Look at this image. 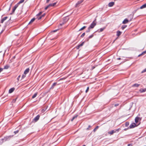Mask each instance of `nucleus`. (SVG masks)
Here are the masks:
<instances>
[{
  "instance_id": "f257e3e1",
  "label": "nucleus",
  "mask_w": 146,
  "mask_h": 146,
  "mask_svg": "<svg viewBox=\"0 0 146 146\" xmlns=\"http://www.w3.org/2000/svg\"><path fill=\"white\" fill-rule=\"evenodd\" d=\"M11 136H6L5 137L3 138H2L0 139V143L1 144L4 142L9 140L11 138Z\"/></svg>"
},
{
  "instance_id": "f03ea898",
  "label": "nucleus",
  "mask_w": 146,
  "mask_h": 146,
  "mask_svg": "<svg viewBox=\"0 0 146 146\" xmlns=\"http://www.w3.org/2000/svg\"><path fill=\"white\" fill-rule=\"evenodd\" d=\"M68 20V19H67V17H66L63 18L64 21L62 23L60 24V25L58 26L60 27H61L64 24L66 23Z\"/></svg>"
},
{
  "instance_id": "7ed1b4c3",
  "label": "nucleus",
  "mask_w": 146,
  "mask_h": 146,
  "mask_svg": "<svg viewBox=\"0 0 146 146\" xmlns=\"http://www.w3.org/2000/svg\"><path fill=\"white\" fill-rule=\"evenodd\" d=\"M18 4H16L13 9L12 12L10 14V15L13 14L14 13L15 10H16L17 8L18 7Z\"/></svg>"
},
{
  "instance_id": "20e7f679",
  "label": "nucleus",
  "mask_w": 146,
  "mask_h": 146,
  "mask_svg": "<svg viewBox=\"0 0 146 146\" xmlns=\"http://www.w3.org/2000/svg\"><path fill=\"white\" fill-rule=\"evenodd\" d=\"M84 1V0H80L76 4L75 7H78Z\"/></svg>"
},
{
  "instance_id": "39448f33",
  "label": "nucleus",
  "mask_w": 146,
  "mask_h": 146,
  "mask_svg": "<svg viewBox=\"0 0 146 146\" xmlns=\"http://www.w3.org/2000/svg\"><path fill=\"white\" fill-rule=\"evenodd\" d=\"M137 125L135 124V123H131L129 125V128L130 129L133 128L137 126Z\"/></svg>"
},
{
  "instance_id": "423d86ee",
  "label": "nucleus",
  "mask_w": 146,
  "mask_h": 146,
  "mask_svg": "<svg viewBox=\"0 0 146 146\" xmlns=\"http://www.w3.org/2000/svg\"><path fill=\"white\" fill-rule=\"evenodd\" d=\"M96 25V23L92 22L89 27H90L91 29H93L94 27Z\"/></svg>"
},
{
  "instance_id": "0eeeda50",
  "label": "nucleus",
  "mask_w": 146,
  "mask_h": 146,
  "mask_svg": "<svg viewBox=\"0 0 146 146\" xmlns=\"http://www.w3.org/2000/svg\"><path fill=\"white\" fill-rule=\"evenodd\" d=\"M85 41H84L82 42L80 44L78 45L76 47V48L77 49H79V48L82 46L85 43Z\"/></svg>"
},
{
  "instance_id": "6e6552de",
  "label": "nucleus",
  "mask_w": 146,
  "mask_h": 146,
  "mask_svg": "<svg viewBox=\"0 0 146 146\" xmlns=\"http://www.w3.org/2000/svg\"><path fill=\"white\" fill-rule=\"evenodd\" d=\"M40 116L39 115H37L33 119V121L35 122L37 121L39 119Z\"/></svg>"
},
{
  "instance_id": "1a4fd4ad",
  "label": "nucleus",
  "mask_w": 146,
  "mask_h": 146,
  "mask_svg": "<svg viewBox=\"0 0 146 146\" xmlns=\"http://www.w3.org/2000/svg\"><path fill=\"white\" fill-rule=\"evenodd\" d=\"M141 119V118L136 117L135 119V122L137 123L138 122L139 120L140 121Z\"/></svg>"
},
{
  "instance_id": "9d476101",
  "label": "nucleus",
  "mask_w": 146,
  "mask_h": 146,
  "mask_svg": "<svg viewBox=\"0 0 146 146\" xmlns=\"http://www.w3.org/2000/svg\"><path fill=\"white\" fill-rule=\"evenodd\" d=\"M139 91L141 93H142L145 92V91H146V88H141L139 90Z\"/></svg>"
},
{
  "instance_id": "9b49d317",
  "label": "nucleus",
  "mask_w": 146,
  "mask_h": 146,
  "mask_svg": "<svg viewBox=\"0 0 146 146\" xmlns=\"http://www.w3.org/2000/svg\"><path fill=\"white\" fill-rule=\"evenodd\" d=\"M129 22V20L127 19H125L122 22V23L123 24H125Z\"/></svg>"
},
{
  "instance_id": "f8f14e48",
  "label": "nucleus",
  "mask_w": 146,
  "mask_h": 146,
  "mask_svg": "<svg viewBox=\"0 0 146 146\" xmlns=\"http://www.w3.org/2000/svg\"><path fill=\"white\" fill-rule=\"evenodd\" d=\"M8 18L7 17H5L3 18L1 20V23H3L4 21H5Z\"/></svg>"
},
{
  "instance_id": "ddd939ff",
  "label": "nucleus",
  "mask_w": 146,
  "mask_h": 146,
  "mask_svg": "<svg viewBox=\"0 0 146 146\" xmlns=\"http://www.w3.org/2000/svg\"><path fill=\"white\" fill-rule=\"evenodd\" d=\"M114 4V2H111L109 3L108 4V6L110 7H111L113 6Z\"/></svg>"
},
{
  "instance_id": "4468645a",
  "label": "nucleus",
  "mask_w": 146,
  "mask_h": 146,
  "mask_svg": "<svg viewBox=\"0 0 146 146\" xmlns=\"http://www.w3.org/2000/svg\"><path fill=\"white\" fill-rule=\"evenodd\" d=\"M15 88H10L9 91V93H12L14 90Z\"/></svg>"
},
{
  "instance_id": "2eb2a0df",
  "label": "nucleus",
  "mask_w": 146,
  "mask_h": 146,
  "mask_svg": "<svg viewBox=\"0 0 146 146\" xmlns=\"http://www.w3.org/2000/svg\"><path fill=\"white\" fill-rule=\"evenodd\" d=\"M29 71V68H28L24 72V74L25 75L27 74Z\"/></svg>"
},
{
  "instance_id": "dca6fc26",
  "label": "nucleus",
  "mask_w": 146,
  "mask_h": 146,
  "mask_svg": "<svg viewBox=\"0 0 146 146\" xmlns=\"http://www.w3.org/2000/svg\"><path fill=\"white\" fill-rule=\"evenodd\" d=\"M56 84H57L56 82H54V83H53V84H52V85L51 87H50V89H53L54 88V87L56 85Z\"/></svg>"
},
{
  "instance_id": "f3484780",
  "label": "nucleus",
  "mask_w": 146,
  "mask_h": 146,
  "mask_svg": "<svg viewBox=\"0 0 146 146\" xmlns=\"http://www.w3.org/2000/svg\"><path fill=\"white\" fill-rule=\"evenodd\" d=\"M115 130H113L110 131L108 132V133L111 135H112L113 133H115Z\"/></svg>"
},
{
  "instance_id": "a211bd4d",
  "label": "nucleus",
  "mask_w": 146,
  "mask_h": 146,
  "mask_svg": "<svg viewBox=\"0 0 146 146\" xmlns=\"http://www.w3.org/2000/svg\"><path fill=\"white\" fill-rule=\"evenodd\" d=\"M116 35L117 36H119L121 34L122 32L119 31H118L116 32Z\"/></svg>"
},
{
  "instance_id": "6ab92c4d",
  "label": "nucleus",
  "mask_w": 146,
  "mask_h": 146,
  "mask_svg": "<svg viewBox=\"0 0 146 146\" xmlns=\"http://www.w3.org/2000/svg\"><path fill=\"white\" fill-rule=\"evenodd\" d=\"M139 85H140V84L136 83V84H133L132 86V87H138L139 86Z\"/></svg>"
},
{
  "instance_id": "aec40b11",
  "label": "nucleus",
  "mask_w": 146,
  "mask_h": 146,
  "mask_svg": "<svg viewBox=\"0 0 146 146\" xmlns=\"http://www.w3.org/2000/svg\"><path fill=\"white\" fill-rule=\"evenodd\" d=\"M146 7V3L143 5L142 6H141L139 9H143Z\"/></svg>"
},
{
  "instance_id": "412c9836",
  "label": "nucleus",
  "mask_w": 146,
  "mask_h": 146,
  "mask_svg": "<svg viewBox=\"0 0 146 146\" xmlns=\"http://www.w3.org/2000/svg\"><path fill=\"white\" fill-rule=\"evenodd\" d=\"M105 27H103V28H101L100 29H98L97 31H98L99 32H102L103 30L105 29Z\"/></svg>"
},
{
  "instance_id": "4be33fe9",
  "label": "nucleus",
  "mask_w": 146,
  "mask_h": 146,
  "mask_svg": "<svg viewBox=\"0 0 146 146\" xmlns=\"http://www.w3.org/2000/svg\"><path fill=\"white\" fill-rule=\"evenodd\" d=\"M9 67V65H6L4 66L3 69H7Z\"/></svg>"
},
{
  "instance_id": "5701e85b",
  "label": "nucleus",
  "mask_w": 146,
  "mask_h": 146,
  "mask_svg": "<svg viewBox=\"0 0 146 146\" xmlns=\"http://www.w3.org/2000/svg\"><path fill=\"white\" fill-rule=\"evenodd\" d=\"M35 18H33L32 19H31V20L29 22V24H30L32 23H33V22L35 20Z\"/></svg>"
},
{
  "instance_id": "b1692460",
  "label": "nucleus",
  "mask_w": 146,
  "mask_h": 146,
  "mask_svg": "<svg viewBox=\"0 0 146 146\" xmlns=\"http://www.w3.org/2000/svg\"><path fill=\"white\" fill-rule=\"evenodd\" d=\"M78 115H76L74 116L72 118L71 120V121H73V120L76 118H77V117H78Z\"/></svg>"
},
{
  "instance_id": "393cba45",
  "label": "nucleus",
  "mask_w": 146,
  "mask_h": 146,
  "mask_svg": "<svg viewBox=\"0 0 146 146\" xmlns=\"http://www.w3.org/2000/svg\"><path fill=\"white\" fill-rule=\"evenodd\" d=\"M58 27L59 28L58 29L52 31H51V32L54 33L56 32L59 29H61V27H60L59 26H58Z\"/></svg>"
},
{
  "instance_id": "a878e982",
  "label": "nucleus",
  "mask_w": 146,
  "mask_h": 146,
  "mask_svg": "<svg viewBox=\"0 0 146 146\" xmlns=\"http://www.w3.org/2000/svg\"><path fill=\"white\" fill-rule=\"evenodd\" d=\"M37 93H36L34 94L33 96L32 97V98L33 99L34 98H35L36 97L37 95Z\"/></svg>"
},
{
  "instance_id": "bb28decb",
  "label": "nucleus",
  "mask_w": 146,
  "mask_h": 146,
  "mask_svg": "<svg viewBox=\"0 0 146 146\" xmlns=\"http://www.w3.org/2000/svg\"><path fill=\"white\" fill-rule=\"evenodd\" d=\"M25 0H21L17 4H18V5L19 6V5L20 4V3H23L24 1Z\"/></svg>"
},
{
  "instance_id": "cd10ccee",
  "label": "nucleus",
  "mask_w": 146,
  "mask_h": 146,
  "mask_svg": "<svg viewBox=\"0 0 146 146\" xmlns=\"http://www.w3.org/2000/svg\"><path fill=\"white\" fill-rule=\"evenodd\" d=\"M93 36H94V35L93 34H92V35H91L90 36L88 37V38L87 39V40L88 41L89 39L92 38Z\"/></svg>"
},
{
  "instance_id": "c85d7f7f",
  "label": "nucleus",
  "mask_w": 146,
  "mask_h": 146,
  "mask_svg": "<svg viewBox=\"0 0 146 146\" xmlns=\"http://www.w3.org/2000/svg\"><path fill=\"white\" fill-rule=\"evenodd\" d=\"M86 27L85 26H84V27H82V28H81L79 30V31H82L83 30H84V29H85Z\"/></svg>"
},
{
  "instance_id": "c756f323",
  "label": "nucleus",
  "mask_w": 146,
  "mask_h": 146,
  "mask_svg": "<svg viewBox=\"0 0 146 146\" xmlns=\"http://www.w3.org/2000/svg\"><path fill=\"white\" fill-rule=\"evenodd\" d=\"M146 53V50L142 52L141 54H139L138 56L139 57L140 56H141L143 54H145V53Z\"/></svg>"
},
{
  "instance_id": "7c9ffc66",
  "label": "nucleus",
  "mask_w": 146,
  "mask_h": 146,
  "mask_svg": "<svg viewBox=\"0 0 146 146\" xmlns=\"http://www.w3.org/2000/svg\"><path fill=\"white\" fill-rule=\"evenodd\" d=\"M99 126H97L96 127L93 129V131L94 132H95L96 131L98 128Z\"/></svg>"
},
{
  "instance_id": "2f4dec72",
  "label": "nucleus",
  "mask_w": 146,
  "mask_h": 146,
  "mask_svg": "<svg viewBox=\"0 0 146 146\" xmlns=\"http://www.w3.org/2000/svg\"><path fill=\"white\" fill-rule=\"evenodd\" d=\"M127 27L126 25H123L121 27V29L122 30L124 29L125 28Z\"/></svg>"
},
{
  "instance_id": "473e14b6",
  "label": "nucleus",
  "mask_w": 146,
  "mask_h": 146,
  "mask_svg": "<svg viewBox=\"0 0 146 146\" xmlns=\"http://www.w3.org/2000/svg\"><path fill=\"white\" fill-rule=\"evenodd\" d=\"M139 9V8H138V9H135V10H134L133 11V15L136 12V11H137V10Z\"/></svg>"
},
{
  "instance_id": "72a5a7b5",
  "label": "nucleus",
  "mask_w": 146,
  "mask_h": 146,
  "mask_svg": "<svg viewBox=\"0 0 146 146\" xmlns=\"http://www.w3.org/2000/svg\"><path fill=\"white\" fill-rule=\"evenodd\" d=\"M90 29H91L90 27H88L87 30L86 31V33L89 32L90 31Z\"/></svg>"
},
{
  "instance_id": "f704fd0d",
  "label": "nucleus",
  "mask_w": 146,
  "mask_h": 146,
  "mask_svg": "<svg viewBox=\"0 0 146 146\" xmlns=\"http://www.w3.org/2000/svg\"><path fill=\"white\" fill-rule=\"evenodd\" d=\"M85 33H83L82 35H81L80 37H83L84 35H85Z\"/></svg>"
},
{
  "instance_id": "c9c22d12",
  "label": "nucleus",
  "mask_w": 146,
  "mask_h": 146,
  "mask_svg": "<svg viewBox=\"0 0 146 146\" xmlns=\"http://www.w3.org/2000/svg\"><path fill=\"white\" fill-rule=\"evenodd\" d=\"M129 125V123L128 122H126L125 123V126L126 127L128 126Z\"/></svg>"
},
{
  "instance_id": "e433bc0d",
  "label": "nucleus",
  "mask_w": 146,
  "mask_h": 146,
  "mask_svg": "<svg viewBox=\"0 0 146 146\" xmlns=\"http://www.w3.org/2000/svg\"><path fill=\"white\" fill-rule=\"evenodd\" d=\"M120 129V128H118L117 129H116V130H115V133L116 132H118L119 130Z\"/></svg>"
},
{
  "instance_id": "4c0bfd02",
  "label": "nucleus",
  "mask_w": 146,
  "mask_h": 146,
  "mask_svg": "<svg viewBox=\"0 0 146 146\" xmlns=\"http://www.w3.org/2000/svg\"><path fill=\"white\" fill-rule=\"evenodd\" d=\"M42 13V12H40L38 14L36 15V16H39Z\"/></svg>"
},
{
  "instance_id": "58836bf2",
  "label": "nucleus",
  "mask_w": 146,
  "mask_h": 146,
  "mask_svg": "<svg viewBox=\"0 0 146 146\" xmlns=\"http://www.w3.org/2000/svg\"><path fill=\"white\" fill-rule=\"evenodd\" d=\"M146 72V68H145L142 71L141 73H143Z\"/></svg>"
},
{
  "instance_id": "ea45409f",
  "label": "nucleus",
  "mask_w": 146,
  "mask_h": 146,
  "mask_svg": "<svg viewBox=\"0 0 146 146\" xmlns=\"http://www.w3.org/2000/svg\"><path fill=\"white\" fill-rule=\"evenodd\" d=\"M19 131V130H17V131H14V133L15 134H16V133H18Z\"/></svg>"
},
{
  "instance_id": "a19ab883",
  "label": "nucleus",
  "mask_w": 146,
  "mask_h": 146,
  "mask_svg": "<svg viewBox=\"0 0 146 146\" xmlns=\"http://www.w3.org/2000/svg\"><path fill=\"white\" fill-rule=\"evenodd\" d=\"M89 87H88L87 88L86 90V93L89 90Z\"/></svg>"
},
{
  "instance_id": "79ce46f5",
  "label": "nucleus",
  "mask_w": 146,
  "mask_h": 146,
  "mask_svg": "<svg viewBox=\"0 0 146 146\" xmlns=\"http://www.w3.org/2000/svg\"><path fill=\"white\" fill-rule=\"evenodd\" d=\"M26 77V76L25 75H23L22 76V79H23L24 78H25V77Z\"/></svg>"
},
{
  "instance_id": "37998d69",
  "label": "nucleus",
  "mask_w": 146,
  "mask_h": 146,
  "mask_svg": "<svg viewBox=\"0 0 146 146\" xmlns=\"http://www.w3.org/2000/svg\"><path fill=\"white\" fill-rule=\"evenodd\" d=\"M11 5H12V3H11L10 5V7L9 8V10H8L9 11L10 10Z\"/></svg>"
},
{
  "instance_id": "c03bdc74",
  "label": "nucleus",
  "mask_w": 146,
  "mask_h": 146,
  "mask_svg": "<svg viewBox=\"0 0 146 146\" xmlns=\"http://www.w3.org/2000/svg\"><path fill=\"white\" fill-rule=\"evenodd\" d=\"M42 17L41 16H40L39 17H38V20H39L40 19L42 18Z\"/></svg>"
},
{
  "instance_id": "a18cd8bd",
  "label": "nucleus",
  "mask_w": 146,
  "mask_h": 146,
  "mask_svg": "<svg viewBox=\"0 0 146 146\" xmlns=\"http://www.w3.org/2000/svg\"><path fill=\"white\" fill-rule=\"evenodd\" d=\"M56 2H55V3H52V6H54L55 5H56Z\"/></svg>"
},
{
  "instance_id": "49530a36",
  "label": "nucleus",
  "mask_w": 146,
  "mask_h": 146,
  "mask_svg": "<svg viewBox=\"0 0 146 146\" xmlns=\"http://www.w3.org/2000/svg\"><path fill=\"white\" fill-rule=\"evenodd\" d=\"M49 7V6H48V5H47L46 7H45V9L46 10Z\"/></svg>"
},
{
  "instance_id": "de8ad7c7",
  "label": "nucleus",
  "mask_w": 146,
  "mask_h": 146,
  "mask_svg": "<svg viewBox=\"0 0 146 146\" xmlns=\"http://www.w3.org/2000/svg\"><path fill=\"white\" fill-rule=\"evenodd\" d=\"M91 127V126L90 125H89L88 126V127L87 128V129L88 130H89V128Z\"/></svg>"
},
{
  "instance_id": "09e8293b",
  "label": "nucleus",
  "mask_w": 146,
  "mask_h": 146,
  "mask_svg": "<svg viewBox=\"0 0 146 146\" xmlns=\"http://www.w3.org/2000/svg\"><path fill=\"white\" fill-rule=\"evenodd\" d=\"M48 5L49 6V7H50V6H53L52 3L50 4H49Z\"/></svg>"
},
{
  "instance_id": "8fccbe9b",
  "label": "nucleus",
  "mask_w": 146,
  "mask_h": 146,
  "mask_svg": "<svg viewBox=\"0 0 146 146\" xmlns=\"http://www.w3.org/2000/svg\"><path fill=\"white\" fill-rule=\"evenodd\" d=\"M132 144H128L127 146H132Z\"/></svg>"
},
{
  "instance_id": "3c124183",
  "label": "nucleus",
  "mask_w": 146,
  "mask_h": 146,
  "mask_svg": "<svg viewBox=\"0 0 146 146\" xmlns=\"http://www.w3.org/2000/svg\"><path fill=\"white\" fill-rule=\"evenodd\" d=\"M21 76V75H19L18 77L17 78V79L18 80H19V78H20Z\"/></svg>"
},
{
  "instance_id": "603ef678",
  "label": "nucleus",
  "mask_w": 146,
  "mask_h": 146,
  "mask_svg": "<svg viewBox=\"0 0 146 146\" xmlns=\"http://www.w3.org/2000/svg\"><path fill=\"white\" fill-rule=\"evenodd\" d=\"M4 30H5V29H2V30L1 31V33H0V34L2 33L3 32V31H4Z\"/></svg>"
},
{
  "instance_id": "864d4df0",
  "label": "nucleus",
  "mask_w": 146,
  "mask_h": 146,
  "mask_svg": "<svg viewBox=\"0 0 146 146\" xmlns=\"http://www.w3.org/2000/svg\"><path fill=\"white\" fill-rule=\"evenodd\" d=\"M46 109H42V112H44L45 111Z\"/></svg>"
},
{
  "instance_id": "5fc2aeb1",
  "label": "nucleus",
  "mask_w": 146,
  "mask_h": 146,
  "mask_svg": "<svg viewBox=\"0 0 146 146\" xmlns=\"http://www.w3.org/2000/svg\"><path fill=\"white\" fill-rule=\"evenodd\" d=\"M45 15V14L44 13L41 16H42V17H44Z\"/></svg>"
},
{
  "instance_id": "6e6d98bb",
  "label": "nucleus",
  "mask_w": 146,
  "mask_h": 146,
  "mask_svg": "<svg viewBox=\"0 0 146 146\" xmlns=\"http://www.w3.org/2000/svg\"><path fill=\"white\" fill-rule=\"evenodd\" d=\"M50 0H46V3H48L50 1Z\"/></svg>"
},
{
  "instance_id": "4d7b16f0",
  "label": "nucleus",
  "mask_w": 146,
  "mask_h": 146,
  "mask_svg": "<svg viewBox=\"0 0 146 146\" xmlns=\"http://www.w3.org/2000/svg\"><path fill=\"white\" fill-rule=\"evenodd\" d=\"M95 68V66H92V69H94V68Z\"/></svg>"
},
{
  "instance_id": "13d9d810",
  "label": "nucleus",
  "mask_w": 146,
  "mask_h": 146,
  "mask_svg": "<svg viewBox=\"0 0 146 146\" xmlns=\"http://www.w3.org/2000/svg\"><path fill=\"white\" fill-rule=\"evenodd\" d=\"M121 59V58H117V60H120Z\"/></svg>"
},
{
  "instance_id": "bf43d9fd",
  "label": "nucleus",
  "mask_w": 146,
  "mask_h": 146,
  "mask_svg": "<svg viewBox=\"0 0 146 146\" xmlns=\"http://www.w3.org/2000/svg\"><path fill=\"white\" fill-rule=\"evenodd\" d=\"M118 104H115V106H118Z\"/></svg>"
},
{
  "instance_id": "052dcab7",
  "label": "nucleus",
  "mask_w": 146,
  "mask_h": 146,
  "mask_svg": "<svg viewBox=\"0 0 146 146\" xmlns=\"http://www.w3.org/2000/svg\"><path fill=\"white\" fill-rule=\"evenodd\" d=\"M96 21V19H95L93 21V22H94V23H95V21Z\"/></svg>"
},
{
  "instance_id": "680f3d73",
  "label": "nucleus",
  "mask_w": 146,
  "mask_h": 146,
  "mask_svg": "<svg viewBox=\"0 0 146 146\" xmlns=\"http://www.w3.org/2000/svg\"><path fill=\"white\" fill-rule=\"evenodd\" d=\"M127 130V129H125H125H124V130Z\"/></svg>"
},
{
  "instance_id": "e2e57ef3",
  "label": "nucleus",
  "mask_w": 146,
  "mask_h": 146,
  "mask_svg": "<svg viewBox=\"0 0 146 146\" xmlns=\"http://www.w3.org/2000/svg\"><path fill=\"white\" fill-rule=\"evenodd\" d=\"M82 146H86L85 145H83Z\"/></svg>"
},
{
  "instance_id": "0e129e2a",
  "label": "nucleus",
  "mask_w": 146,
  "mask_h": 146,
  "mask_svg": "<svg viewBox=\"0 0 146 146\" xmlns=\"http://www.w3.org/2000/svg\"><path fill=\"white\" fill-rule=\"evenodd\" d=\"M1 25L0 24V27H1Z\"/></svg>"
}]
</instances>
